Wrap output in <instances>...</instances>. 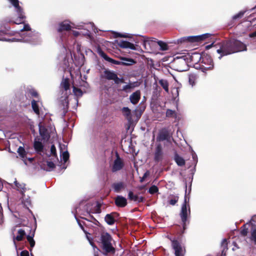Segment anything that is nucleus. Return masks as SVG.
<instances>
[{
	"label": "nucleus",
	"mask_w": 256,
	"mask_h": 256,
	"mask_svg": "<svg viewBox=\"0 0 256 256\" xmlns=\"http://www.w3.org/2000/svg\"><path fill=\"white\" fill-rule=\"evenodd\" d=\"M190 215V204L186 205V202L183 203L180 213L184 230L186 229V223L189 224L188 218Z\"/></svg>",
	"instance_id": "nucleus-6"
},
{
	"label": "nucleus",
	"mask_w": 256,
	"mask_h": 256,
	"mask_svg": "<svg viewBox=\"0 0 256 256\" xmlns=\"http://www.w3.org/2000/svg\"><path fill=\"white\" fill-rule=\"evenodd\" d=\"M102 70H104L102 72H101L100 75V78L108 80H114L116 84L124 82V78L122 77L120 78H118L116 72L106 68L104 66Z\"/></svg>",
	"instance_id": "nucleus-4"
},
{
	"label": "nucleus",
	"mask_w": 256,
	"mask_h": 256,
	"mask_svg": "<svg viewBox=\"0 0 256 256\" xmlns=\"http://www.w3.org/2000/svg\"><path fill=\"white\" fill-rule=\"evenodd\" d=\"M28 93L30 94V95L32 96H33V97L37 98L38 96V92L34 89L30 90Z\"/></svg>",
	"instance_id": "nucleus-47"
},
{
	"label": "nucleus",
	"mask_w": 256,
	"mask_h": 256,
	"mask_svg": "<svg viewBox=\"0 0 256 256\" xmlns=\"http://www.w3.org/2000/svg\"><path fill=\"white\" fill-rule=\"evenodd\" d=\"M31 30L30 26L28 24H25L22 30V31H29Z\"/></svg>",
	"instance_id": "nucleus-51"
},
{
	"label": "nucleus",
	"mask_w": 256,
	"mask_h": 256,
	"mask_svg": "<svg viewBox=\"0 0 256 256\" xmlns=\"http://www.w3.org/2000/svg\"><path fill=\"white\" fill-rule=\"evenodd\" d=\"M100 240V246L101 248L102 252L104 255L111 256L115 254L116 248L112 244L114 240L110 234L107 232L102 233Z\"/></svg>",
	"instance_id": "nucleus-2"
},
{
	"label": "nucleus",
	"mask_w": 256,
	"mask_h": 256,
	"mask_svg": "<svg viewBox=\"0 0 256 256\" xmlns=\"http://www.w3.org/2000/svg\"><path fill=\"white\" fill-rule=\"evenodd\" d=\"M20 256H30L29 252L26 250H22L20 252Z\"/></svg>",
	"instance_id": "nucleus-57"
},
{
	"label": "nucleus",
	"mask_w": 256,
	"mask_h": 256,
	"mask_svg": "<svg viewBox=\"0 0 256 256\" xmlns=\"http://www.w3.org/2000/svg\"><path fill=\"white\" fill-rule=\"evenodd\" d=\"M73 92L78 97H81L83 94L82 90L74 86H73Z\"/></svg>",
	"instance_id": "nucleus-38"
},
{
	"label": "nucleus",
	"mask_w": 256,
	"mask_h": 256,
	"mask_svg": "<svg viewBox=\"0 0 256 256\" xmlns=\"http://www.w3.org/2000/svg\"><path fill=\"white\" fill-rule=\"evenodd\" d=\"M50 152L52 155L55 156L56 154V148L54 145L52 146L50 148Z\"/></svg>",
	"instance_id": "nucleus-53"
},
{
	"label": "nucleus",
	"mask_w": 256,
	"mask_h": 256,
	"mask_svg": "<svg viewBox=\"0 0 256 256\" xmlns=\"http://www.w3.org/2000/svg\"><path fill=\"white\" fill-rule=\"evenodd\" d=\"M13 6L14 7L16 12L18 16V18L16 20V21L14 22V23L16 24L24 23L26 16L24 15L23 9L20 6L19 2H18L17 4H14Z\"/></svg>",
	"instance_id": "nucleus-10"
},
{
	"label": "nucleus",
	"mask_w": 256,
	"mask_h": 256,
	"mask_svg": "<svg viewBox=\"0 0 256 256\" xmlns=\"http://www.w3.org/2000/svg\"><path fill=\"white\" fill-rule=\"evenodd\" d=\"M32 107L34 112L37 114H40L39 106L37 104V102L34 100H32Z\"/></svg>",
	"instance_id": "nucleus-34"
},
{
	"label": "nucleus",
	"mask_w": 256,
	"mask_h": 256,
	"mask_svg": "<svg viewBox=\"0 0 256 256\" xmlns=\"http://www.w3.org/2000/svg\"><path fill=\"white\" fill-rule=\"evenodd\" d=\"M72 26L68 21L64 20L58 24L57 28L58 32L62 34L65 31H70L72 29Z\"/></svg>",
	"instance_id": "nucleus-12"
},
{
	"label": "nucleus",
	"mask_w": 256,
	"mask_h": 256,
	"mask_svg": "<svg viewBox=\"0 0 256 256\" xmlns=\"http://www.w3.org/2000/svg\"><path fill=\"white\" fill-rule=\"evenodd\" d=\"M110 214H111V216L114 219H115L116 218H118L120 216L119 213H118L117 212H112Z\"/></svg>",
	"instance_id": "nucleus-55"
},
{
	"label": "nucleus",
	"mask_w": 256,
	"mask_h": 256,
	"mask_svg": "<svg viewBox=\"0 0 256 256\" xmlns=\"http://www.w3.org/2000/svg\"><path fill=\"white\" fill-rule=\"evenodd\" d=\"M246 50V44L239 40L233 38L222 42L220 48L217 50L216 52L220 54L218 58L221 59L224 56Z\"/></svg>",
	"instance_id": "nucleus-1"
},
{
	"label": "nucleus",
	"mask_w": 256,
	"mask_h": 256,
	"mask_svg": "<svg viewBox=\"0 0 256 256\" xmlns=\"http://www.w3.org/2000/svg\"><path fill=\"white\" fill-rule=\"evenodd\" d=\"M122 112L123 115L126 117V118L128 120L129 123H132V121L131 110L128 107H124L122 109Z\"/></svg>",
	"instance_id": "nucleus-22"
},
{
	"label": "nucleus",
	"mask_w": 256,
	"mask_h": 256,
	"mask_svg": "<svg viewBox=\"0 0 256 256\" xmlns=\"http://www.w3.org/2000/svg\"><path fill=\"white\" fill-rule=\"evenodd\" d=\"M124 166V163L120 156L116 154V158L114 160V164L112 168V172H116L122 170Z\"/></svg>",
	"instance_id": "nucleus-11"
},
{
	"label": "nucleus",
	"mask_w": 256,
	"mask_h": 256,
	"mask_svg": "<svg viewBox=\"0 0 256 256\" xmlns=\"http://www.w3.org/2000/svg\"><path fill=\"white\" fill-rule=\"evenodd\" d=\"M138 85V82H130L128 84L124 86H122V88L121 89H120L119 90L120 91H123L126 92L128 93L132 92V90L136 86H137Z\"/></svg>",
	"instance_id": "nucleus-17"
},
{
	"label": "nucleus",
	"mask_w": 256,
	"mask_h": 256,
	"mask_svg": "<svg viewBox=\"0 0 256 256\" xmlns=\"http://www.w3.org/2000/svg\"><path fill=\"white\" fill-rule=\"evenodd\" d=\"M158 82L161 86L164 89V90L166 92H168L169 84L168 81L166 80L160 79L158 80Z\"/></svg>",
	"instance_id": "nucleus-28"
},
{
	"label": "nucleus",
	"mask_w": 256,
	"mask_h": 256,
	"mask_svg": "<svg viewBox=\"0 0 256 256\" xmlns=\"http://www.w3.org/2000/svg\"><path fill=\"white\" fill-rule=\"evenodd\" d=\"M4 32L3 31L0 30V40H6V39L4 37Z\"/></svg>",
	"instance_id": "nucleus-58"
},
{
	"label": "nucleus",
	"mask_w": 256,
	"mask_h": 256,
	"mask_svg": "<svg viewBox=\"0 0 256 256\" xmlns=\"http://www.w3.org/2000/svg\"><path fill=\"white\" fill-rule=\"evenodd\" d=\"M86 212L87 214L89 215L90 218V220L86 218L81 217L82 218L86 220L91 222L92 220H94V224H97V223H99V222L93 216L90 215L91 211L89 210L88 208H86Z\"/></svg>",
	"instance_id": "nucleus-35"
},
{
	"label": "nucleus",
	"mask_w": 256,
	"mask_h": 256,
	"mask_svg": "<svg viewBox=\"0 0 256 256\" xmlns=\"http://www.w3.org/2000/svg\"><path fill=\"white\" fill-rule=\"evenodd\" d=\"M178 200V196H174V198L170 200L168 202L170 205L174 206Z\"/></svg>",
	"instance_id": "nucleus-46"
},
{
	"label": "nucleus",
	"mask_w": 256,
	"mask_h": 256,
	"mask_svg": "<svg viewBox=\"0 0 256 256\" xmlns=\"http://www.w3.org/2000/svg\"><path fill=\"white\" fill-rule=\"evenodd\" d=\"M249 36L250 38H255L256 37V30L253 32H251L249 34Z\"/></svg>",
	"instance_id": "nucleus-60"
},
{
	"label": "nucleus",
	"mask_w": 256,
	"mask_h": 256,
	"mask_svg": "<svg viewBox=\"0 0 256 256\" xmlns=\"http://www.w3.org/2000/svg\"><path fill=\"white\" fill-rule=\"evenodd\" d=\"M76 221L79 225V226H80V228H81V229L84 232H86V231L85 230H84V228L82 225V222L80 221V220H78V218H76Z\"/></svg>",
	"instance_id": "nucleus-56"
},
{
	"label": "nucleus",
	"mask_w": 256,
	"mask_h": 256,
	"mask_svg": "<svg viewBox=\"0 0 256 256\" xmlns=\"http://www.w3.org/2000/svg\"><path fill=\"white\" fill-rule=\"evenodd\" d=\"M121 59L124 61L127 62H125L126 64H131L130 65L134 64L136 62V61L134 59L130 58H126L122 57V58H121Z\"/></svg>",
	"instance_id": "nucleus-45"
},
{
	"label": "nucleus",
	"mask_w": 256,
	"mask_h": 256,
	"mask_svg": "<svg viewBox=\"0 0 256 256\" xmlns=\"http://www.w3.org/2000/svg\"><path fill=\"white\" fill-rule=\"evenodd\" d=\"M200 68L204 70L212 69L214 67V63L211 56L208 54H204L200 60Z\"/></svg>",
	"instance_id": "nucleus-8"
},
{
	"label": "nucleus",
	"mask_w": 256,
	"mask_h": 256,
	"mask_svg": "<svg viewBox=\"0 0 256 256\" xmlns=\"http://www.w3.org/2000/svg\"><path fill=\"white\" fill-rule=\"evenodd\" d=\"M222 256H226V251L228 250L227 239L224 238L222 242Z\"/></svg>",
	"instance_id": "nucleus-32"
},
{
	"label": "nucleus",
	"mask_w": 256,
	"mask_h": 256,
	"mask_svg": "<svg viewBox=\"0 0 256 256\" xmlns=\"http://www.w3.org/2000/svg\"><path fill=\"white\" fill-rule=\"evenodd\" d=\"M69 154L67 151L64 152L62 153V160L64 162H66L68 161V160L69 158Z\"/></svg>",
	"instance_id": "nucleus-48"
},
{
	"label": "nucleus",
	"mask_w": 256,
	"mask_h": 256,
	"mask_svg": "<svg viewBox=\"0 0 256 256\" xmlns=\"http://www.w3.org/2000/svg\"><path fill=\"white\" fill-rule=\"evenodd\" d=\"M138 196V195H134V192L132 191H130L128 193V197L130 200H134L136 202V200L137 199Z\"/></svg>",
	"instance_id": "nucleus-44"
},
{
	"label": "nucleus",
	"mask_w": 256,
	"mask_h": 256,
	"mask_svg": "<svg viewBox=\"0 0 256 256\" xmlns=\"http://www.w3.org/2000/svg\"><path fill=\"white\" fill-rule=\"evenodd\" d=\"M255 8H256V6H255Z\"/></svg>",
	"instance_id": "nucleus-64"
},
{
	"label": "nucleus",
	"mask_w": 256,
	"mask_h": 256,
	"mask_svg": "<svg viewBox=\"0 0 256 256\" xmlns=\"http://www.w3.org/2000/svg\"><path fill=\"white\" fill-rule=\"evenodd\" d=\"M172 132L169 127H164L160 130L156 140L159 142L166 141L169 144H172Z\"/></svg>",
	"instance_id": "nucleus-5"
},
{
	"label": "nucleus",
	"mask_w": 256,
	"mask_h": 256,
	"mask_svg": "<svg viewBox=\"0 0 256 256\" xmlns=\"http://www.w3.org/2000/svg\"><path fill=\"white\" fill-rule=\"evenodd\" d=\"M170 240L175 256H184L186 254V250L185 246L183 245L182 242L176 239Z\"/></svg>",
	"instance_id": "nucleus-7"
},
{
	"label": "nucleus",
	"mask_w": 256,
	"mask_h": 256,
	"mask_svg": "<svg viewBox=\"0 0 256 256\" xmlns=\"http://www.w3.org/2000/svg\"><path fill=\"white\" fill-rule=\"evenodd\" d=\"M248 233V228H246V225L244 224L241 227L240 234L243 236H247Z\"/></svg>",
	"instance_id": "nucleus-43"
},
{
	"label": "nucleus",
	"mask_w": 256,
	"mask_h": 256,
	"mask_svg": "<svg viewBox=\"0 0 256 256\" xmlns=\"http://www.w3.org/2000/svg\"><path fill=\"white\" fill-rule=\"evenodd\" d=\"M98 54L104 60L108 61L112 64L118 65L122 66H130L131 64H126L124 62H120L116 60L110 58L100 48H98L97 50Z\"/></svg>",
	"instance_id": "nucleus-9"
},
{
	"label": "nucleus",
	"mask_w": 256,
	"mask_h": 256,
	"mask_svg": "<svg viewBox=\"0 0 256 256\" xmlns=\"http://www.w3.org/2000/svg\"><path fill=\"white\" fill-rule=\"evenodd\" d=\"M245 13V11H240L238 14L234 15L232 16V21L231 22V24H229V26H233L234 25V21L240 19L242 18Z\"/></svg>",
	"instance_id": "nucleus-30"
},
{
	"label": "nucleus",
	"mask_w": 256,
	"mask_h": 256,
	"mask_svg": "<svg viewBox=\"0 0 256 256\" xmlns=\"http://www.w3.org/2000/svg\"><path fill=\"white\" fill-rule=\"evenodd\" d=\"M15 186L18 188V190L20 191L21 194L22 195H24V193L26 192V184L24 183H20L18 182L17 181H15Z\"/></svg>",
	"instance_id": "nucleus-29"
},
{
	"label": "nucleus",
	"mask_w": 256,
	"mask_h": 256,
	"mask_svg": "<svg viewBox=\"0 0 256 256\" xmlns=\"http://www.w3.org/2000/svg\"><path fill=\"white\" fill-rule=\"evenodd\" d=\"M198 78V74L194 72L190 73L188 74V82L192 86H194Z\"/></svg>",
	"instance_id": "nucleus-23"
},
{
	"label": "nucleus",
	"mask_w": 256,
	"mask_h": 256,
	"mask_svg": "<svg viewBox=\"0 0 256 256\" xmlns=\"http://www.w3.org/2000/svg\"><path fill=\"white\" fill-rule=\"evenodd\" d=\"M140 99V92L138 90L130 96V100L133 104H137Z\"/></svg>",
	"instance_id": "nucleus-15"
},
{
	"label": "nucleus",
	"mask_w": 256,
	"mask_h": 256,
	"mask_svg": "<svg viewBox=\"0 0 256 256\" xmlns=\"http://www.w3.org/2000/svg\"><path fill=\"white\" fill-rule=\"evenodd\" d=\"M162 146L160 144L158 145L156 148L154 152V160L156 162H158L162 159Z\"/></svg>",
	"instance_id": "nucleus-19"
},
{
	"label": "nucleus",
	"mask_w": 256,
	"mask_h": 256,
	"mask_svg": "<svg viewBox=\"0 0 256 256\" xmlns=\"http://www.w3.org/2000/svg\"><path fill=\"white\" fill-rule=\"evenodd\" d=\"M101 212V209H100V204H96V206L94 208V212H92L94 213H97L99 214Z\"/></svg>",
	"instance_id": "nucleus-49"
},
{
	"label": "nucleus",
	"mask_w": 256,
	"mask_h": 256,
	"mask_svg": "<svg viewBox=\"0 0 256 256\" xmlns=\"http://www.w3.org/2000/svg\"><path fill=\"white\" fill-rule=\"evenodd\" d=\"M46 163L48 168L46 169H44L46 171H52L56 168V165L53 162L47 161Z\"/></svg>",
	"instance_id": "nucleus-40"
},
{
	"label": "nucleus",
	"mask_w": 256,
	"mask_h": 256,
	"mask_svg": "<svg viewBox=\"0 0 256 256\" xmlns=\"http://www.w3.org/2000/svg\"><path fill=\"white\" fill-rule=\"evenodd\" d=\"M210 46H211V45H210V46H208L206 47H208H208H210Z\"/></svg>",
	"instance_id": "nucleus-62"
},
{
	"label": "nucleus",
	"mask_w": 256,
	"mask_h": 256,
	"mask_svg": "<svg viewBox=\"0 0 256 256\" xmlns=\"http://www.w3.org/2000/svg\"><path fill=\"white\" fill-rule=\"evenodd\" d=\"M212 36V34H210L206 33L200 36H184L178 39V44L187 42L191 44H196L206 40Z\"/></svg>",
	"instance_id": "nucleus-3"
},
{
	"label": "nucleus",
	"mask_w": 256,
	"mask_h": 256,
	"mask_svg": "<svg viewBox=\"0 0 256 256\" xmlns=\"http://www.w3.org/2000/svg\"><path fill=\"white\" fill-rule=\"evenodd\" d=\"M17 152L22 158H24L26 156V152L24 147L20 146L18 149Z\"/></svg>",
	"instance_id": "nucleus-37"
},
{
	"label": "nucleus",
	"mask_w": 256,
	"mask_h": 256,
	"mask_svg": "<svg viewBox=\"0 0 256 256\" xmlns=\"http://www.w3.org/2000/svg\"><path fill=\"white\" fill-rule=\"evenodd\" d=\"M202 56L198 52H194L192 53L191 55H188V58H187V59H188L190 60V62L192 64H196L200 62Z\"/></svg>",
	"instance_id": "nucleus-14"
},
{
	"label": "nucleus",
	"mask_w": 256,
	"mask_h": 256,
	"mask_svg": "<svg viewBox=\"0 0 256 256\" xmlns=\"http://www.w3.org/2000/svg\"><path fill=\"white\" fill-rule=\"evenodd\" d=\"M114 204L118 208H123L128 204L126 198L122 196H117L114 198Z\"/></svg>",
	"instance_id": "nucleus-13"
},
{
	"label": "nucleus",
	"mask_w": 256,
	"mask_h": 256,
	"mask_svg": "<svg viewBox=\"0 0 256 256\" xmlns=\"http://www.w3.org/2000/svg\"><path fill=\"white\" fill-rule=\"evenodd\" d=\"M12 4V6L14 4H17L18 2H19L18 0H8Z\"/></svg>",
	"instance_id": "nucleus-61"
},
{
	"label": "nucleus",
	"mask_w": 256,
	"mask_h": 256,
	"mask_svg": "<svg viewBox=\"0 0 256 256\" xmlns=\"http://www.w3.org/2000/svg\"><path fill=\"white\" fill-rule=\"evenodd\" d=\"M250 240L256 244V228H252L250 230Z\"/></svg>",
	"instance_id": "nucleus-39"
},
{
	"label": "nucleus",
	"mask_w": 256,
	"mask_h": 256,
	"mask_svg": "<svg viewBox=\"0 0 256 256\" xmlns=\"http://www.w3.org/2000/svg\"><path fill=\"white\" fill-rule=\"evenodd\" d=\"M158 45L160 46V50H166L168 49V44L162 40H158L156 42Z\"/></svg>",
	"instance_id": "nucleus-36"
},
{
	"label": "nucleus",
	"mask_w": 256,
	"mask_h": 256,
	"mask_svg": "<svg viewBox=\"0 0 256 256\" xmlns=\"http://www.w3.org/2000/svg\"><path fill=\"white\" fill-rule=\"evenodd\" d=\"M166 117L168 118H176L177 114L176 110L168 109L166 112Z\"/></svg>",
	"instance_id": "nucleus-33"
},
{
	"label": "nucleus",
	"mask_w": 256,
	"mask_h": 256,
	"mask_svg": "<svg viewBox=\"0 0 256 256\" xmlns=\"http://www.w3.org/2000/svg\"><path fill=\"white\" fill-rule=\"evenodd\" d=\"M34 232H32L30 235H28L26 236V239L28 242H29L30 245V248H29L30 250H32V248L35 245V241L34 240Z\"/></svg>",
	"instance_id": "nucleus-27"
},
{
	"label": "nucleus",
	"mask_w": 256,
	"mask_h": 256,
	"mask_svg": "<svg viewBox=\"0 0 256 256\" xmlns=\"http://www.w3.org/2000/svg\"><path fill=\"white\" fill-rule=\"evenodd\" d=\"M144 198L143 196L139 197L138 196L136 202H144Z\"/></svg>",
	"instance_id": "nucleus-59"
},
{
	"label": "nucleus",
	"mask_w": 256,
	"mask_h": 256,
	"mask_svg": "<svg viewBox=\"0 0 256 256\" xmlns=\"http://www.w3.org/2000/svg\"><path fill=\"white\" fill-rule=\"evenodd\" d=\"M158 186L154 185L151 186L148 190V192L152 194H154L156 193L157 192H158Z\"/></svg>",
	"instance_id": "nucleus-42"
},
{
	"label": "nucleus",
	"mask_w": 256,
	"mask_h": 256,
	"mask_svg": "<svg viewBox=\"0 0 256 256\" xmlns=\"http://www.w3.org/2000/svg\"><path fill=\"white\" fill-rule=\"evenodd\" d=\"M114 37V38H130L128 34H122L118 32H114L113 33Z\"/></svg>",
	"instance_id": "nucleus-41"
},
{
	"label": "nucleus",
	"mask_w": 256,
	"mask_h": 256,
	"mask_svg": "<svg viewBox=\"0 0 256 256\" xmlns=\"http://www.w3.org/2000/svg\"><path fill=\"white\" fill-rule=\"evenodd\" d=\"M68 102H67V104L66 106H64V108L62 109L64 116L66 115V112H68Z\"/></svg>",
	"instance_id": "nucleus-54"
},
{
	"label": "nucleus",
	"mask_w": 256,
	"mask_h": 256,
	"mask_svg": "<svg viewBox=\"0 0 256 256\" xmlns=\"http://www.w3.org/2000/svg\"><path fill=\"white\" fill-rule=\"evenodd\" d=\"M60 86L64 88L65 91H67L70 88V79L68 78H63L61 83Z\"/></svg>",
	"instance_id": "nucleus-24"
},
{
	"label": "nucleus",
	"mask_w": 256,
	"mask_h": 256,
	"mask_svg": "<svg viewBox=\"0 0 256 256\" xmlns=\"http://www.w3.org/2000/svg\"><path fill=\"white\" fill-rule=\"evenodd\" d=\"M18 234L14 238V240H16L18 242L22 241L26 236V232L24 230L22 229H20L18 231Z\"/></svg>",
	"instance_id": "nucleus-26"
},
{
	"label": "nucleus",
	"mask_w": 256,
	"mask_h": 256,
	"mask_svg": "<svg viewBox=\"0 0 256 256\" xmlns=\"http://www.w3.org/2000/svg\"><path fill=\"white\" fill-rule=\"evenodd\" d=\"M112 187L116 192H120L122 190H124L126 185L124 182H114L112 184Z\"/></svg>",
	"instance_id": "nucleus-20"
},
{
	"label": "nucleus",
	"mask_w": 256,
	"mask_h": 256,
	"mask_svg": "<svg viewBox=\"0 0 256 256\" xmlns=\"http://www.w3.org/2000/svg\"><path fill=\"white\" fill-rule=\"evenodd\" d=\"M150 175V172L147 170L143 175L142 177L140 180V182H142L146 178Z\"/></svg>",
	"instance_id": "nucleus-50"
},
{
	"label": "nucleus",
	"mask_w": 256,
	"mask_h": 256,
	"mask_svg": "<svg viewBox=\"0 0 256 256\" xmlns=\"http://www.w3.org/2000/svg\"><path fill=\"white\" fill-rule=\"evenodd\" d=\"M104 220L108 225H112L116 222V220L113 218L110 214H106L104 217Z\"/></svg>",
	"instance_id": "nucleus-31"
},
{
	"label": "nucleus",
	"mask_w": 256,
	"mask_h": 256,
	"mask_svg": "<svg viewBox=\"0 0 256 256\" xmlns=\"http://www.w3.org/2000/svg\"><path fill=\"white\" fill-rule=\"evenodd\" d=\"M118 46L122 48H130L132 50H136V47L134 45L128 41L123 40H120L118 42Z\"/></svg>",
	"instance_id": "nucleus-16"
},
{
	"label": "nucleus",
	"mask_w": 256,
	"mask_h": 256,
	"mask_svg": "<svg viewBox=\"0 0 256 256\" xmlns=\"http://www.w3.org/2000/svg\"><path fill=\"white\" fill-rule=\"evenodd\" d=\"M174 160L179 166H184L186 164V161L184 158L180 156L176 152L174 153Z\"/></svg>",
	"instance_id": "nucleus-21"
},
{
	"label": "nucleus",
	"mask_w": 256,
	"mask_h": 256,
	"mask_svg": "<svg viewBox=\"0 0 256 256\" xmlns=\"http://www.w3.org/2000/svg\"><path fill=\"white\" fill-rule=\"evenodd\" d=\"M189 200H190V198L186 196V194H185L184 200V203L186 202V205L189 204H188Z\"/></svg>",
	"instance_id": "nucleus-52"
},
{
	"label": "nucleus",
	"mask_w": 256,
	"mask_h": 256,
	"mask_svg": "<svg viewBox=\"0 0 256 256\" xmlns=\"http://www.w3.org/2000/svg\"><path fill=\"white\" fill-rule=\"evenodd\" d=\"M34 148L38 153L43 152L44 145L40 142L35 140L34 143Z\"/></svg>",
	"instance_id": "nucleus-25"
},
{
	"label": "nucleus",
	"mask_w": 256,
	"mask_h": 256,
	"mask_svg": "<svg viewBox=\"0 0 256 256\" xmlns=\"http://www.w3.org/2000/svg\"><path fill=\"white\" fill-rule=\"evenodd\" d=\"M183 70H180V71H183Z\"/></svg>",
	"instance_id": "nucleus-63"
},
{
	"label": "nucleus",
	"mask_w": 256,
	"mask_h": 256,
	"mask_svg": "<svg viewBox=\"0 0 256 256\" xmlns=\"http://www.w3.org/2000/svg\"><path fill=\"white\" fill-rule=\"evenodd\" d=\"M39 132L40 134L42 136V140H45L48 139L50 138V134L48 132L47 128L44 126L40 124L39 126Z\"/></svg>",
	"instance_id": "nucleus-18"
}]
</instances>
